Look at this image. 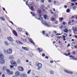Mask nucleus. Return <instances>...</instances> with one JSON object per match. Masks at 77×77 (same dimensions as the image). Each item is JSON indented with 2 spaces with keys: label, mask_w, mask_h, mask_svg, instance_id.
I'll use <instances>...</instances> for the list:
<instances>
[{
  "label": "nucleus",
  "mask_w": 77,
  "mask_h": 77,
  "mask_svg": "<svg viewBox=\"0 0 77 77\" xmlns=\"http://www.w3.org/2000/svg\"><path fill=\"white\" fill-rule=\"evenodd\" d=\"M14 58V57L13 56H10L9 57V58L11 60H13Z\"/></svg>",
  "instance_id": "obj_16"
},
{
  "label": "nucleus",
  "mask_w": 77,
  "mask_h": 77,
  "mask_svg": "<svg viewBox=\"0 0 77 77\" xmlns=\"http://www.w3.org/2000/svg\"><path fill=\"white\" fill-rule=\"evenodd\" d=\"M23 41L24 42H26V41H27V40H26V39H25V40H23Z\"/></svg>",
  "instance_id": "obj_49"
},
{
  "label": "nucleus",
  "mask_w": 77,
  "mask_h": 77,
  "mask_svg": "<svg viewBox=\"0 0 77 77\" xmlns=\"http://www.w3.org/2000/svg\"><path fill=\"white\" fill-rule=\"evenodd\" d=\"M71 19H73V18H74V16H72L71 17Z\"/></svg>",
  "instance_id": "obj_42"
},
{
  "label": "nucleus",
  "mask_w": 77,
  "mask_h": 77,
  "mask_svg": "<svg viewBox=\"0 0 77 77\" xmlns=\"http://www.w3.org/2000/svg\"><path fill=\"white\" fill-rule=\"evenodd\" d=\"M3 58V55L2 54V53L0 52V59Z\"/></svg>",
  "instance_id": "obj_17"
},
{
  "label": "nucleus",
  "mask_w": 77,
  "mask_h": 77,
  "mask_svg": "<svg viewBox=\"0 0 77 77\" xmlns=\"http://www.w3.org/2000/svg\"><path fill=\"white\" fill-rule=\"evenodd\" d=\"M37 50L38 51H39V52H42V50L41 49L39 48L37 49Z\"/></svg>",
  "instance_id": "obj_26"
},
{
  "label": "nucleus",
  "mask_w": 77,
  "mask_h": 77,
  "mask_svg": "<svg viewBox=\"0 0 77 77\" xmlns=\"http://www.w3.org/2000/svg\"><path fill=\"white\" fill-rule=\"evenodd\" d=\"M4 58V56H3V58H0V63H5V60L3 59Z\"/></svg>",
  "instance_id": "obj_3"
},
{
  "label": "nucleus",
  "mask_w": 77,
  "mask_h": 77,
  "mask_svg": "<svg viewBox=\"0 0 77 77\" xmlns=\"http://www.w3.org/2000/svg\"><path fill=\"white\" fill-rule=\"evenodd\" d=\"M72 53L73 54H75V51H73Z\"/></svg>",
  "instance_id": "obj_52"
},
{
  "label": "nucleus",
  "mask_w": 77,
  "mask_h": 77,
  "mask_svg": "<svg viewBox=\"0 0 77 77\" xmlns=\"http://www.w3.org/2000/svg\"><path fill=\"white\" fill-rule=\"evenodd\" d=\"M26 62H29V60H26Z\"/></svg>",
  "instance_id": "obj_62"
},
{
  "label": "nucleus",
  "mask_w": 77,
  "mask_h": 77,
  "mask_svg": "<svg viewBox=\"0 0 77 77\" xmlns=\"http://www.w3.org/2000/svg\"><path fill=\"white\" fill-rule=\"evenodd\" d=\"M20 76L21 77H27V75L24 73L21 74Z\"/></svg>",
  "instance_id": "obj_7"
},
{
  "label": "nucleus",
  "mask_w": 77,
  "mask_h": 77,
  "mask_svg": "<svg viewBox=\"0 0 77 77\" xmlns=\"http://www.w3.org/2000/svg\"><path fill=\"white\" fill-rule=\"evenodd\" d=\"M66 12H67L68 13L69 12H70V10H69V9H68L67 10H66Z\"/></svg>",
  "instance_id": "obj_34"
},
{
  "label": "nucleus",
  "mask_w": 77,
  "mask_h": 77,
  "mask_svg": "<svg viewBox=\"0 0 77 77\" xmlns=\"http://www.w3.org/2000/svg\"><path fill=\"white\" fill-rule=\"evenodd\" d=\"M74 4L73 3H72L71 6H74Z\"/></svg>",
  "instance_id": "obj_40"
},
{
  "label": "nucleus",
  "mask_w": 77,
  "mask_h": 77,
  "mask_svg": "<svg viewBox=\"0 0 77 77\" xmlns=\"http://www.w3.org/2000/svg\"><path fill=\"white\" fill-rule=\"evenodd\" d=\"M71 23V21H70L69 22H68V24H70V23Z\"/></svg>",
  "instance_id": "obj_57"
},
{
  "label": "nucleus",
  "mask_w": 77,
  "mask_h": 77,
  "mask_svg": "<svg viewBox=\"0 0 77 77\" xmlns=\"http://www.w3.org/2000/svg\"><path fill=\"white\" fill-rule=\"evenodd\" d=\"M52 2V1H51V0H50L49 1H48V2L49 3H51V2Z\"/></svg>",
  "instance_id": "obj_48"
},
{
  "label": "nucleus",
  "mask_w": 77,
  "mask_h": 77,
  "mask_svg": "<svg viewBox=\"0 0 77 77\" xmlns=\"http://www.w3.org/2000/svg\"><path fill=\"white\" fill-rule=\"evenodd\" d=\"M55 24H58V21H55Z\"/></svg>",
  "instance_id": "obj_46"
},
{
  "label": "nucleus",
  "mask_w": 77,
  "mask_h": 77,
  "mask_svg": "<svg viewBox=\"0 0 77 77\" xmlns=\"http://www.w3.org/2000/svg\"><path fill=\"white\" fill-rule=\"evenodd\" d=\"M14 74V72L12 71H10V74H9V75H12Z\"/></svg>",
  "instance_id": "obj_28"
},
{
  "label": "nucleus",
  "mask_w": 77,
  "mask_h": 77,
  "mask_svg": "<svg viewBox=\"0 0 77 77\" xmlns=\"http://www.w3.org/2000/svg\"><path fill=\"white\" fill-rule=\"evenodd\" d=\"M18 69L20 71H24V69L21 66L19 67L18 68Z\"/></svg>",
  "instance_id": "obj_6"
},
{
  "label": "nucleus",
  "mask_w": 77,
  "mask_h": 77,
  "mask_svg": "<svg viewBox=\"0 0 77 77\" xmlns=\"http://www.w3.org/2000/svg\"><path fill=\"white\" fill-rule=\"evenodd\" d=\"M13 32L14 33V35H16V36H17V33L15 31H13Z\"/></svg>",
  "instance_id": "obj_18"
},
{
  "label": "nucleus",
  "mask_w": 77,
  "mask_h": 77,
  "mask_svg": "<svg viewBox=\"0 0 77 77\" xmlns=\"http://www.w3.org/2000/svg\"><path fill=\"white\" fill-rule=\"evenodd\" d=\"M73 9H75V6H74L73 7Z\"/></svg>",
  "instance_id": "obj_64"
},
{
  "label": "nucleus",
  "mask_w": 77,
  "mask_h": 77,
  "mask_svg": "<svg viewBox=\"0 0 77 77\" xmlns=\"http://www.w3.org/2000/svg\"><path fill=\"white\" fill-rule=\"evenodd\" d=\"M63 20V17H60L59 19L60 22H62V20Z\"/></svg>",
  "instance_id": "obj_21"
},
{
  "label": "nucleus",
  "mask_w": 77,
  "mask_h": 77,
  "mask_svg": "<svg viewBox=\"0 0 77 77\" xmlns=\"http://www.w3.org/2000/svg\"><path fill=\"white\" fill-rule=\"evenodd\" d=\"M70 51V50H67L66 51V52H69Z\"/></svg>",
  "instance_id": "obj_55"
},
{
  "label": "nucleus",
  "mask_w": 77,
  "mask_h": 77,
  "mask_svg": "<svg viewBox=\"0 0 77 77\" xmlns=\"http://www.w3.org/2000/svg\"><path fill=\"white\" fill-rule=\"evenodd\" d=\"M10 63L11 65H12L13 66H16L17 65V63L14 61H11L10 62Z\"/></svg>",
  "instance_id": "obj_2"
},
{
  "label": "nucleus",
  "mask_w": 77,
  "mask_h": 77,
  "mask_svg": "<svg viewBox=\"0 0 77 77\" xmlns=\"http://www.w3.org/2000/svg\"><path fill=\"white\" fill-rule=\"evenodd\" d=\"M69 57H71L72 58H74V56L72 55H71L69 56Z\"/></svg>",
  "instance_id": "obj_39"
},
{
  "label": "nucleus",
  "mask_w": 77,
  "mask_h": 77,
  "mask_svg": "<svg viewBox=\"0 0 77 77\" xmlns=\"http://www.w3.org/2000/svg\"><path fill=\"white\" fill-rule=\"evenodd\" d=\"M7 38L10 41H14V40H13V39H12V38H11V37H8Z\"/></svg>",
  "instance_id": "obj_10"
},
{
  "label": "nucleus",
  "mask_w": 77,
  "mask_h": 77,
  "mask_svg": "<svg viewBox=\"0 0 77 77\" xmlns=\"http://www.w3.org/2000/svg\"><path fill=\"white\" fill-rule=\"evenodd\" d=\"M38 13H39V14H40V13H41V10H39L38 11Z\"/></svg>",
  "instance_id": "obj_33"
},
{
  "label": "nucleus",
  "mask_w": 77,
  "mask_h": 77,
  "mask_svg": "<svg viewBox=\"0 0 77 77\" xmlns=\"http://www.w3.org/2000/svg\"><path fill=\"white\" fill-rule=\"evenodd\" d=\"M45 59H48V57L47 56L45 57Z\"/></svg>",
  "instance_id": "obj_44"
},
{
  "label": "nucleus",
  "mask_w": 77,
  "mask_h": 77,
  "mask_svg": "<svg viewBox=\"0 0 77 77\" xmlns=\"http://www.w3.org/2000/svg\"><path fill=\"white\" fill-rule=\"evenodd\" d=\"M12 49L11 48L8 49L7 51V53L9 54H12Z\"/></svg>",
  "instance_id": "obj_1"
},
{
  "label": "nucleus",
  "mask_w": 77,
  "mask_h": 77,
  "mask_svg": "<svg viewBox=\"0 0 77 77\" xmlns=\"http://www.w3.org/2000/svg\"><path fill=\"white\" fill-rule=\"evenodd\" d=\"M34 6H32L31 7L30 9L32 11H33V10H34Z\"/></svg>",
  "instance_id": "obj_23"
},
{
  "label": "nucleus",
  "mask_w": 77,
  "mask_h": 77,
  "mask_svg": "<svg viewBox=\"0 0 77 77\" xmlns=\"http://www.w3.org/2000/svg\"><path fill=\"white\" fill-rule=\"evenodd\" d=\"M72 30L73 31V32H77V28L74 26H72Z\"/></svg>",
  "instance_id": "obj_4"
},
{
  "label": "nucleus",
  "mask_w": 77,
  "mask_h": 77,
  "mask_svg": "<svg viewBox=\"0 0 77 77\" xmlns=\"http://www.w3.org/2000/svg\"><path fill=\"white\" fill-rule=\"evenodd\" d=\"M31 71H32L30 70H29L27 72V74H30V72H31Z\"/></svg>",
  "instance_id": "obj_30"
},
{
  "label": "nucleus",
  "mask_w": 77,
  "mask_h": 77,
  "mask_svg": "<svg viewBox=\"0 0 77 77\" xmlns=\"http://www.w3.org/2000/svg\"><path fill=\"white\" fill-rule=\"evenodd\" d=\"M75 48H77V46H75Z\"/></svg>",
  "instance_id": "obj_63"
},
{
  "label": "nucleus",
  "mask_w": 77,
  "mask_h": 77,
  "mask_svg": "<svg viewBox=\"0 0 77 77\" xmlns=\"http://www.w3.org/2000/svg\"><path fill=\"white\" fill-rule=\"evenodd\" d=\"M56 35L57 36H59L60 35V34L58 33L57 34H56Z\"/></svg>",
  "instance_id": "obj_38"
},
{
  "label": "nucleus",
  "mask_w": 77,
  "mask_h": 77,
  "mask_svg": "<svg viewBox=\"0 0 77 77\" xmlns=\"http://www.w3.org/2000/svg\"><path fill=\"white\" fill-rule=\"evenodd\" d=\"M5 76V74H3L2 75V77H4Z\"/></svg>",
  "instance_id": "obj_58"
},
{
  "label": "nucleus",
  "mask_w": 77,
  "mask_h": 77,
  "mask_svg": "<svg viewBox=\"0 0 77 77\" xmlns=\"http://www.w3.org/2000/svg\"><path fill=\"white\" fill-rule=\"evenodd\" d=\"M15 75L17 76H18V75H19L20 74V73L19 72H16L15 73Z\"/></svg>",
  "instance_id": "obj_15"
},
{
  "label": "nucleus",
  "mask_w": 77,
  "mask_h": 77,
  "mask_svg": "<svg viewBox=\"0 0 77 77\" xmlns=\"http://www.w3.org/2000/svg\"><path fill=\"white\" fill-rule=\"evenodd\" d=\"M54 4H56V1H54Z\"/></svg>",
  "instance_id": "obj_53"
},
{
  "label": "nucleus",
  "mask_w": 77,
  "mask_h": 77,
  "mask_svg": "<svg viewBox=\"0 0 77 77\" xmlns=\"http://www.w3.org/2000/svg\"><path fill=\"white\" fill-rule=\"evenodd\" d=\"M64 8H67V6H66V5H65Z\"/></svg>",
  "instance_id": "obj_59"
},
{
  "label": "nucleus",
  "mask_w": 77,
  "mask_h": 77,
  "mask_svg": "<svg viewBox=\"0 0 77 77\" xmlns=\"http://www.w3.org/2000/svg\"><path fill=\"white\" fill-rule=\"evenodd\" d=\"M45 32L44 31H43L42 32V34L44 35H45Z\"/></svg>",
  "instance_id": "obj_35"
},
{
  "label": "nucleus",
  "mask_w": 77,
  "mask_h": 77,
  "mask_svg": "<svg viewBox=\"0 0 77 77\" xmlns=\"http://www.w3.org/2000/svg\"><path fill=\"white\" fill-rule=\"evenodd\" d=\"M22 48L24 50H26L27 51L29 50V48H27L22 47Z\"/></svg>",
  "instance_id": "obj_13"
},
{
  "label": "nucleus",
  "mask_w": 77,
  "mask_h": 77,
  "mask_svg": "<svg viewBox=\"0 0 77 77\" xmlns=\"http://www.w3.org/2000/svg\"><path fill=\"white\" fill-rule=\"evenodd\" d=\"M5 43L6 45H9L8 43V42L6 41L5 42Z\"/></svg>",
  "instance_id": "obj_31"
},
{
  "label": "nucleus",
  "mask_w": 77,
  "mask_h": 77,
  "mask_svg": "<svg viewBox=\"0 0 77 77\" xmlns=\"http://www.w3.org/2000/svg\"><path fill=\"white\" fill-rule=\"evenodd\" d=\"M17 62L18 63H20V60H17Z\"/></svg>",
  "instance_id": "obj_47"
},
{
  "label": "nucleus",
  "mask_w": 77,
  "mask_h": 77,
  "mask_svg": "<svg viewBox=\"0 0 77 77\" xmlns=\"http://www.w3.org/2000/svg\"><path fill=\"white\" fill-rule=\"evenodd\" d=\"M2 70H3L4 71H5V70H6L7 69V67H4L3 68H2Z\"/></svg>",
  "instance_id": "obj_20"
},
{
  "label": "nucleus",
  "mask_w": 77,
  "mask_h": 77,
  "mask_svg": "<svg viewBox=\"0 0 77 77\" xmlns=\"http://www.w3.org/2000/svg\"><path fill=\"white\" fill-rule=\"evenodd\" d=\"M31 14L32 15H33V16H35V14L34 13H33L32 12H31Z\"/></svg>",
  "instance_id": "obj_32"
},
{
  "label": "nucleus",
  "mask_w": 77,
  "mask_h": 77,
  "mask_svg": "<svg viewBox=\"0 0 77 77\" xmlns=\"http://www.w3.org/2000/svg\"><path fill=\"white\" fill-rule=\"evenodd\" d=\"M28 41H30V42L32 43V44H35V43L33 42V40H32L30 38L28 39Z\"/></svg>",
  "instance_id": "obj_12"
},
{
  "label": "nucleus",
  "mask_w": 77,
  "mask_h": 77,
  "mask_svg": "<svg viewBox=\"0 0 77 77\" xmlns=\"http://www.w3.org/2000/svg\"><path fill=\"white\" fill-rule=\"evenodd\" d=\"M0 18L2 21H5V20L4 19V17H1Z\"/></svg>",
  "instance_id": "obj_29"
},
{
  "label": "nucleus",
  "mask_w": 77,
  "mask_h": 77,
  "mask_svg": "<svg viewBox=\"0 0 77 77\" xmlns=\"http://www.w3.org/2000/svg\"><path fill=\"white\" fill-rule=\"evenodd\" d=\"M64 71H65V72H66V73H67V74H73V72H69L67 70H64Z\"/></svg>",
  "instance_id": "obj_8"
},
{
  "label": "nucleus",
  "mask_w": 77,
  "mask_h": 77,
  "mask_svg": "<svg viewBox=\"0 0 77 77\" xmlns=\"http://www.w3.org/2000/svg\"><path fill=\"white\" fill-rule=\"evenodd\" d=\"M50 74H52V75L54 74V72H53L52 70L50 71Z\"/></svg>",
  "instance_id": "obj_25"
},
{
  "label": "nucleus",
  "mask_w": 77,
  "mask_h": 77,
  "mask_svg": "<svg viewBox=\"0 0 77 77\" xmlns=\"http://www.w3.org/2000/svg\"><path fill=\"white\" fill-rule=\"evenodd\" d=\"M42 16H43V17H44L45 19V20H46V19L47 18V15H45Z\"/></svg>",
  "instance_id": "obj_27"
},
{
  "label": "nucleus",
  "mask_w": 77,
  "mask_h": 77,
  "mask_svg": "<svg viewBox=\"0 0 77 77\" xmlns=\"http://www.w3.org/2000/svg\"><path fill=\"white\" fill-rule=\"evenodd\" d=\"M44 23H43V22H42V23L43 24H45V26H47V27H50V26H49V25H48V24H47V22H45V21H44Z\"/></svg>",
  "instance_id": "obj_11"
},
{
  "label": "nucleus",
  "mask_w": 77,
  "mask_h": 77,
  "mask_svg": "<svg viewBox=\"0 0 77 77\" xmlns=\"http://www.w3.org/2000/svg\"><path fill=\"white\" fill-rule=\"evenodd\" d=\"M68 30L67 29H65L64 30V32H65V33H68Z\"/></svg>",
  "instance_id": "obj_24"
},
{
  "label": "nucleus",
  "mask_w": 77,
  "mask_h": 77,
  "mask_svg": "<svg viewBox=\"0 0 77 77\" xmlns=\"http://www.w3.org/2000/svg\"><path fill=\"white\" fill-rule=\"evenodd\" d=\"M17 30L18 32H21V31H22V29L21 28H17Z\"/></svg>",
  "instance_id": "obj_22"
},
{
  "label": "nucleus",
  "mask_w": 77,
  "mask_h": 77,
  "mask_svg": "<svg viewBox=\"0 0 77 77\" xmlns=\"http://www.w3.org/2000/svg\"><path fill=\"white\" fill-rule=\"evenodd\" d=\"M72 59L73 60H77V59L76 58H74V57L73 58V59Z\"/></svg>",
  "instance_id": "obj_43"
},
{
  "label": "nucleus",
  "mask_w": 77,
  "mask_h": 77,
  "mask_svg": "<svg viewBox=\"0 0 77 77\" xmlns=\"http://www.w3.org/2000/svg\"><path fill=\"white\" fill-rule=\"evenodd\" d=\"M54 18L53 17L51 18V21H54Z\"/></svg>",
  "instance_id": "obj_37"
},
{
  "label": "nucleus",
  "mask_w": 77,
  "mask_h": 77,
  "mask_svg": "<svg viewBox=\"0 0 77 77\" xmlns=\"http://www.w3.org/2000/svg\"><path fill=\"white\" fill-rule=\"evenodd\" d=\"M16 42L17 43V44H23V43L22 42H21L18 40H16Z\"/></svg>",
  "instance_id": "obj_9"
},
{
  "label": "nucleus",
  "mask_w": 77,
  "mask_h": 77,
  "mask_svg": "<svg viewBox=\"0 0 77 77\" xmlns=\"http://www.w3.org/2000/svg\"><path fill=\"white\" fill-rule=\"evenodd\" d=\"M37 66H38L39 69H40V68H42V64L41 63H38L37 64Z\"/></svg>",
  "instance_id": "obj_5"
},
{
  "label": "nucleus",
  "mask_w": 77,
  "mask_h": 77,
  "mask_svg": "<svg viewBox=\"0 0 77 77\" xmlns=\"http://www.w3.org/2000/svg\"><path fill=\"white\" fill-rule=\"evenodd\" d=\"M6 72L7 74H8V75H9V74H10L11 71H10V70L9 69H7L6 70Z\"/></svg>",
  "instance_id": "obj_14"
},
{
  "label": "nucleus",
  "mask_w": 77,
  "mask_h": 77,
  "mask_svg": "<svg viewBox=\"0 0 77 77\" xmlns=\"http://www.w3.org/2000/svg\"><path fill=\"white\" fill-rule=\"evenodd\" d=\"M42 56L43 57H44V56H45V54H42Z\"/></svg>",
  "instance_id": "obj_50"
},
{
  "label": "nucleus",
  "mask_w": 77,
  "mask_h": 77,
  "mask_svg": "<svg viewBox=\"0 0 77 77\" xmlns=\"http://www.w3.org/2000/svg\"><path fill=\"white\" fill-rule=\"evenodd\" d=\"M41 2H42V3H44V0H41Z\"/></svg>",
  "instance_id": "obj_41"
},
{
  "label": "nucleus",
  "mask_w": 77,
  "mask_h": 77,
  "mask_svg": "<svg viewBox=\"0 0 77 77\" xmlns=\"http://www.w3.org/2000/svg\"><path fill=\"white\" fill-rule=\"evenodd\" d=\"M50 62L51 63H53V61H52V60H51L50 61Z\"/></svg>",
  "instance_id": "obj_54"
},
{
  "label": "nucleus",
  "mask_w": 77,
  "mask_h": 77,
  "mask_svg": "<svg viewBox=\"0 0 77 77\" xmlns=\"http://www.w3.org/2000/svg\"><path fill=\"white\" fill-rule=\"evenodd\" d=\"M10 68H14V66L12 65H11L10 66Z\"/></svg>",
  "instance_id": "obj_36"
},
{
  "label": "nucleus",
  "mask_w": 77,
  "mask_h": 77,
  "mask_svg": "<svg viewBox=\"0 0 77 77\" xmlns=\"http://www.w3.org/2000/svg\"><path fill=\"white\" fill-rule=\"evenodd\" d=\"M70 54H71V53H70V52H69V53H68V55L69 56V55H70Z\"/></svg>",
  "instance_id": "obj_61"
},
{
  "label": "nucleus",
  "mask_w": 77,
  "mask_h": 77,
  "mask_svg": "<svg viewBox=\"0 0 77 77\" xmlns=\"http://www.w3.org/2000/svg\"><path fill=\"white\" fill-rule=\"evenodd\" d=\"M10 23H11V24H12L13 25H14V23H13V22H12L11 21H10Z\"/></svg>",
  "instance_id": "obj_51"
},
{
  "label": "nucleus",
  "mask_w": 77,
  "mask_h": 77,
  "mask_svg": "<svg viewBox=\"0 0 77 77\" xmlns=\"http://www.w3.org/2000/svg\"><path fill=\"white\" fill-rule=\"evenodd\" d=\"M13 77H17V76H16V75H13Z\"/></svg>",
  "instance_id": "obj_60"
},
{
  "label": "nucleus",
  "mask_w": 77,
  "mask_h": 77,
  "mask_svg": "<svg viewBox=\"0 0 77 77\" xmlns=\"http://www.w3.org/2000/svg\"><path fill=\"white\" fill-rule=\"evenodd\" d=\"M70 44H68V46H67L68 48V47H70Z\"/></svg>",
  "instance_id": "obj_56"
},
{
  "label": "nucleus",
  "mask_w": 77,
  "mask_h": 77,
  "mask_svg": "<svg viewBox=\"0 0 77 77\" xmlns=\"http://www.w3.org/2000/svg\"><path fill=\"white\" fill-rule=\"evenodd\" d=\"M28 55H29L30 57H33V54L32 53H29Z\"/></svg>",
  "instance_id": "obj_19"
},
{
  "label": "nucleus",
  "mask_w": 77,
  "mask_h": 77,
  "mask_svg": "<svg viewBox=\"0 0 77 77\" xmlns=\"http://www.w3.org/2000/svg\"><path fill=\"white\" fill-rule=\"evenodd\" d=\"M61 38V37H59V36H57V39H60Z\"/></svg>",
  "instance_id": "obj_45"
}]
</instances>
